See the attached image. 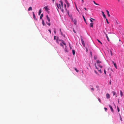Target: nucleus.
<instances>
[{
    "label": "nucleus",
    "instance_id": "obj_4",
    "mask_svg": "<svg viewBox=\"0 0 124 124\" xmlns=\"http://www.w3.org/2000/svg\"><path fill=\"white\" fill-rule=\"evenodd\" d=\"M44 8L45 9V10L47 12H48V10H49V9L48 8L47 6H45L44 7Z\"/></svg>",
    "mask_w": 124,
    "mask_h": 124
},
{
    "label": "nucleus",
    "instance_id": "obj_14",
    "mask_svg": "<svg viewBox=\"0 0 124 124\" xmlns=\"http://www.w3.org/2000/svg\"><path fill=\"white\" fill-rule=\"evenodd\" d=\"M41 12H42V9H41V8L39 10V15H40L41 13Z\"/></svg>",
    "mask_w": 124,
    "mask_h": 124
},
{
    "label": "nucleus",
    "instance_id": "obj_46",
    "mask_svg": "<svg viewBox=\"0 0 124 124\" xmlns=\"http://www.w3.org/2000/svg\"><path fill=\"white\" fill-rule=\"evenodd\" d=\"M95 67H96V69H98V68L96 66V65H95Z\"/></svg>",
    "mask_w": 124,
    "mask_h": 124
},
{
    "label": "nucleus",
    "instance_id": "obj_30",
    "mask_svg": "<svg viewBox=\"0 0 124 124\" xmlns=\"http://www.w3.org/2000/svg\"><path fill=\"white\" fill-rule=\"evenodd\" d=\"M46 23L49 26H50V25L51 24H50V23H47V22H46Z\"/></svg>",
    "mask_w": 124,
    "mask_h": 124
},
{
    "label": "nucleus",
    "instance_id": "obj_1",
    "mask_svg": "<svg viewBox=\"0 0 124 124\" xmlns=\"http://www.w3.org/2000/svg\"><path fill=\"white\" fill-rule=\"evenodd\" d=\"M60 3L58 4L56 3V5L57 7V8L59 9H60L62 10V11L63 12V3L62 1V0H60Z\"/></svg>",
    "mask_w": 124,
    "mask_h": 124
},
{
    "label": "nucleus",
    "instance_id": "obj_59",
    "mask_svg": "<svg viewBox=\"0 0 124 124\" xmlns=\"http://www.w3.org/2000/svg\"><path fill=\"white\" fill-rule=\"evenodd\" d=\"M73 31L74 32L76 33V32L74 30H73Z\"/></svg>",
    "mask_w": 124,
    "mask_h": 124
},
{
    "label": "nucleus",
    "instance_id": "obj_29",
    "mask_svg": "<svg viewBox=\"0 0 124 124\" xmlns=\"http://www.w3.org/2000/svg\"><path fill=\"white\" fill-rule=\"evenodd\" d=\"M98 99L99 101L100 102V103H101V100L99 98H98Z\"/></svg>",
    "mask_w": 124,
    "mask_h": 124
},
{
    "label": "nucleus",
    "instance_id": "obj_62",
    "mask_svg": "<svg viewBox=\"0 0 124 124\" xmlns=\"http://www.w3.org/2000/svg\"><path fill=\"white\" fill-rule=\"evenodd\" d=\"M119 1V0H118Z\"/></svg>",
    "mask_w": 124,
    "mask_h": 124
},
{
    "label": "nucleus",
    "instance_id": "obj_27",
    "mask_svg": "<svg viewBox=\"0 0 124 124\" xmlns=\"http://www.w3.org/2000/svg\"><path fill=\"white\" fill-rule=\"evenodd\" d=\"M112 93H113V95H115L116 94V93L114 91H113L112 92Z\"/></svg>",
    "mask_w": 124,
    "mask_h": 124
},
{
    "label": "nucleus",
    "instance_id": "obj_37",
    "mask_svg": "<svg viewBox=\"0 0 124 124\" xmlns=\"http://www.w3.org/2000/svg\"><path fill=\"white\" fill-rule=\"evenodd\" d=\"M65 1L66 4L67 3H68L67 0H65Z\"/></svg>",
    "mask_w": 124,
    "mask_h": 124
},
{
    "label": "nucleus",
    "instance_id": "obj_31",
    "mask_svg": "<svg viewBox=\"0 0 124 124\" xmlns=\"http://www.w3.org/2000/svg\"><path fill=\"white\" fill-rule=\"evenodd\" d=\"M97 40L99 42V43H100L101 44H102V43L100 41V40H99V39H97Z\"/></svg>",
    "mask_w": 124,
    "mask_h": 124
},
{
    "label": "nucleus",
    "instance_id": "obj_16",
    "mask_svg": "<svg viewBox=\"0 0 124 124\" xmlns=\"http://www.w3.org/2000/svg\"><path fill=\"white\" fill-rule=\"evenodd\" d=\"M32 10V8L31 7H30L28 9V11H30V10Z\"/></svg>",
    "mask_w": 124,
    "mask_h": 124
},
{
    "label": "nucleus",
    "instance_id": "obj_50",
    "mask_svg": "<svg viewBox=\"0 0 124 124\" xmlns=\"http://www.w3.org/2000/svg\"><path fill=\"white\" fill-rule=\"evenodd\" d=\"M91 18V19L92 20H95V19H93V18Z\"/></svg>",
    "mask_w": 124,
    "mask_h": 124
},
{
    "label": "nucleus",
    "instance_id": "obj_32",
    "mask_svg": "<svg viewBox=\"0 0 124 124\" xmlns=\"http://www.w3.org/2000/svg\"><path fill=\"white\" fill-rule=\"evenodd\" d=\"M98 66H99L100 68H101L102 67V66L100 65L99 64L98 65Z\"/></svg>",
    "mask_w": 124,
    "mask_h": 124
},
{
    "label": "nucleus",
    "instance_id": "obj_47",
    "mask_svg": "<svg viewBox=\"0 0 124 124\" xmlns=\"http://www.w3.org/2000/svg\"><path fill=\"white\" fill-rule=\"evenodd\" d=\"M110 53H111V55L112 56V52L111 51H110Z\"/></svg>",
    "mask_w": 124,
    "mask_h": 124
},
{
    "label": "nucleus",
    "instance_id": "obj_15",
    "mask_svg": "<svg viewBox=\"0 0 124 124\" xmlns=\"http://www.w3.org/2000/svg\"><path fill=\"white\" fill-rule=\"evenodd\" d=\"M120 96H121V97H122L123 95V93H122V91L121 90H120Z\"/></svg>",
    "mask_w": 124,
    "mask_h": 124
},
{
    "label": "nucleus",
    "instance_id": "obj_34",
    "mask_svg": "<svg viewBox=\"0 0 124 124\" xmlns=\"http://www.w3.org/2000/svg\"><path fill=\"white\" fill-rule=\"evenodd\" d=\"M94 59L96 60L97 58V57L96 56H94Z\"/></svg>",
    "mask_w": 124,
    "mask_h": 124
},
{
    "label": "nucleus",
    "instance_id": "obj_25",
    "mask_svg": "<svg viewBox=\"0 0 124 124\" xmlns=\"http://www.w3.org/2000/svg\"><path fill=\"white\" fill-rule=\"evenodd\" d=\"M83 19H84V21H85V22L86 23H86V21L85 19V18L84 17V16H83Z\"/></svg>",
    "mask_w": 124,
    "mask_h": 124
},
{
    "label": "nucleus",
    "instance_id": "obj_45",
    "mask_svg": "<svg viewBox=\"0 0 124 124\" xmlns=\"http://www.w3.org/2000/svg\"><path fill=\"white\" fill-rule=\"evenodd\" d=\"M54 33L55 34L56 33V31L55 30H54Z\"/></svg>",
    "mask_w": 124,
    "mask_h": 124
},
{
    "label": "nucleus",
    "instance_id": "obj_39",
    "mask_svg": "<svg viewBox=\"0 0 124 124\" xmlns=\"http://www.w3.org/2000/svg\"><path fill=\"white\" fill-rule=\"evenodd\" d=\"M106 21L107 23L108 24H109V23L108 22V19H106Z\"/></svg>",
    "mask_w": 124,
    "mask_h": 124
},
{
    "label": "nucleus",
    "instance_id": "obj_19",
    "mask_svg": "<svg viewBox=\"0 0 124 124\" xmlns=\"http://www.w3.org/2000/svg\"><path fill=\"white\" fill-rule=\"evenodd\" d=\"M72 53L73 55H74L75 53V51L74 50H72Z\"/></svg>",
    "mask_w": 124,
    "mask_h": 124
},
{
    "label": "nucleus",
    "instance_id": "obj_57",
    "mask_svg": "<svg viewBox=\"0 0 124 124\" xmlns=\"http://www.w3.org/2000/svg\"><path fill=\"white\" fill-rule=\"evenodd\" d=\"M52 0L53 1V2H54V0Z\"/></svg>",
    "mask_w": 124,
    "mask_h": 124
},
{
    "label": "nucleus",
    "instance_id": "obj_9",
    "mask_svg": "<svg viewBox=\"0 0 124 124\" xmlns=\"http://www.w3.org/2000/svg\"><path fill=\"white\" fill-rule=\"evenodd\" d=\"M93 23H91L90 24V27H93Z\"/></svg>",
    "mask_w": 124,
    "mask_h": 124
},
{
    "label": "nucleus",
    "instance_id": "obj_49",
    "mask_svg": "<svg viewBox=\"0 0 124 124\" xmlns=\"http://www.w3.org/2000/svg\"><path fill=\"white\" fill-rule=\"evenodd\" d=\"M90 22H93V21L91 19H90Z\"/></svg>",
    "mask_w": 124,
    "mask_h": 124
},
{
    "label": "nucleus",
    "instance_id": "obj_63",
    "mask_svg": "<svg viewBox=\"0 0 124 124\" xmlns=\"http://www.w3.org/2000/svg\"><path fill=\"white\" fill-rule=\"evenodd\" d=\"M117 95H116V97H117Z\"/></svg>",
    "mask_w": 124,
    "mask_h": 124
},
{
    "label": "nucleus",
    "instance_id": "obj_33",
    "mask_svg": "<svg viewBox=\"0 0 124 124\" xmlns=\"http://www.w3.org/2000/svg\"><path fill=\"white\" fill-rule=\"evenodd\" d=\"M74 23L75 24V25L76 24V23H77V21L76 20H74Z\"/></svg>",
    "mask_w": 124,
    "mask_h": 124
},
{
    "label": "nucleus",
    "instance_id": "obj_51",
    "mask_svg": "<svg viewBox=\"0 0 124 124\" xmlns=\"http://www.w3.org/2000/svg\"><path fill=\"white\" fill-rule=\"evenodd\" d=\"M117 109H118V112H119V108H117Z\"/></svg>",
    "mask_w": 124,
    "mask_h": 124
},
{
    "label": "nucleus",
    "instance_id": "obj_22",
    "mask_svg": "<svg viewBox=\"0 0 124 124\" xmlns=\"http://www.w3.org/2000/svg\"><path fill=\"white\" fill-rule=\"evenodd\" d=\"M43 16V14H41L40 16V19L41 20L42 19V18Z\"/></svg>",
    "mask_w": 124,
    "mask_h": 124
},
{
    "label": "nucleus",
    "instance_id": "obj_3",
    "mask_svg": "<svg viewBox=\"0 0 124 124\" xmlns=\"http://www.w3.org/2000/svg\"><path fill=\"white\" fill-rule=\"evenodd\" d=\"M56 37L55 36H54V40H56V42L58 43V44H59V41H60L61 42V43H62V41H60L59 40H60L59 39V38L58 37H57V38H56Z\"/></svg>",
    "mask_w": 124,
    "mask_h": 124
},
{
    "label": "nucleus",
    "instance_id": "obj_52",
    "mask_svg": "<svg viewBox=\"0 0 124 124\" xmlns=\"http://www.w3.org/2000/svg\"><path fill=\"white\" fill-rule=\"evenodd\" d=\"M119 99H118V103H119Z\"/></svg>",
    "mask_w": 124,
    "mask_h": 124
},
{
    "label": "nucleus",
    "instance_id": "obj_48",
    "mask_svg": "<svg viewBox=\"0 0 124 124\" xmlns=\"http://www.w3.org/2000/svg\"><path fill=\"white\" fill-rule=\"evenodd\" d=\"M109 84H110V85H111V81H110L109 82Z\"/></svg>",
    "mask_w": 124,
    "mask_h": 124
},
{
    "label": "nucleus",
    "instance_id": "obj_55",
    "mask_svg": "<svg viewBox=\"0 0 124 124\" xmlns=\"http://www.w3.org/2000/svg\"><path fill=\"white\" fill-rule=\"evenodd\" d=\"M112 62L113 64H114V63H114V61H112Z\"/></svg>",
    "mask_w": 124,
    "mask_h": 124
},
{
    "label": "nucleus",
    "instance_id": "obj_41",
    "mask_svg": "<svg viewBox=\"0 0 124 124\" xmlns=\"http://www.w3.org/2000/svg\"><path fill=\"white\" fill-rule=\"evenodd\" d=\"M85 48L86 49V51L87 52L88 51V49H87V47H85Z\"/></svg>",
    "mask_w": 124,
    "mask_h": 124
},
{
    "label": "nucleus",
    "instance_id": "obj_18",
    "mask_svg": "<svg viewBox=\"0 0 124 124\" xmlns=\"http://www.w3.org/2000/svg\"><path fill=\"white\" fill-rule=\"evenodd\" d=\"M66 5L65 4H64V8H65V9L66 10H67V9L66 8Z\"/></svg>",
    "mask_w": 124,
    "mask_h": 124
},
{
    "label": "nucleus",
    "instance_id": "obj_20",
    "mask_svg": "<svg viewBox=\"0 0 124 124\" xmlns=\"http://www.w3.org/2000/svg\"><path fill=\"white\" fill-rule=\"evenodd\" d=\"M106 38L107 39V40L108 41H109V39L108 38V36H107V34H106Z\"/></svg>",
    "mask_w": 124,
    "mask_h": 124
},
{
    "label": "nucleus",
    "instance_id": "obj_43",
    "mask_svg": "<svg viewBox=\"0 0 124 124\" xmlns=\"http://www.w3.org/2000/svg\"><path fill=\"white\" fill-rule=\"evenodd\" d=\"M104 109H105V110L106 111L107 110V108H104Z\"/></svg>",
    "mask_w": 124,
    "mask_h": 124
},
{
    "label": "nucleus",
    "instance_id": "obj_17",
    "mask_svg": "<svg viewBox=\"0 0 124 124\" xmlns=\"http://www.w3.org/2000/svg\"><path fill=\"white\" fill-rule=\"evenodd\" d=\"M42 23L43 26L45 25V23L43 19L42 20Z\"/></svg>",
    "mask_w": 124,
    "mask_h": 124
},
{
    "label": "nucleus",
    "instance_id": "obj_44",
    "mask_svg": "<svg viewBox=\"0 0 124 124\" xmlns=\"http://www.w3.org/2000/svg\"><path fill=\"white\" fill-rule=\"evenodd\" d=\"M120 120L121 121H122V119L121 118V116H120Z\"/></svg>",
    "mask_w": 124,
    "mask_h": 124
},
{
    "label": "nucleus",
    "instance_id": "obj_28",
    "mask_svg": "<svg viewBox=\"0 0 124 124\" xmlns=\"http://www.w3.org/2000/svg\"><path fill=\"white\" fill-rule=\"evenodd\" d=\"M98 71H99L100 73H102V71H101V69H100V70H98Z\"/></svg>",
    "mask_w": 124,
    "mask_h": 124
},
{
    "label": "nucleus",
    "instance_id": "obj_2",
    "mask_svg": "<svg viewBox=\"0 0 124 124\" xmlns=\"http://www.w3.org/2000/svg\"><path fill=\"white\" fill-rule=\"evenodd\" d=\"M60 41V40H59ZM62 41V43H60V45L61 46H62L63 48L64 47L63 45H64L65 46V47L64 49V51L66 52H68V50L66 48V45L65 43L64 42L63 40H61Z\"/></svg>",
    "mask_w": 124,
    "mask_h": 124
},
{
    "label": "nucleus",
    "instance_id": "obj_61",
    "mask_svg": "<svg viewBox=\"0 0 124 124\" xmlns=\"http://www.w3.org/2000/svg\"><path fill=\"white\" fill-rule=\"evenodd\" d=\"M70 49H71V47H70Z\"/></svg>",
    "mask_w": 124,
    "mask_h": 124
},
{
    "label": "nucleus",
    "instance_id": "obj_12",
    "mask_svg": "<svg viewBox=\"0 0 124 124\" xmlns=\"http://www.w3.org/2000/svg\"><path fill=\"white\" fill-rule=\"evenodd\" d=\"M106 11L107 12V14L108 16V17H110V15L109 11L107 10H106Z\"/></svg>",
    "mask_w": 124,
    "mask_h": 124
},
{
    "label": "nucleus",
    "instance_id": "obj_21",
    "mask_svg": "<svg viewBox=\"0 0 124 124\" xmlns=\"http://www.w3.org/2000/svg\"><path fill=\"white\" fill-rule=\"evenodd\" d=\"M74 69L77 72H79V70H78L76 68H74Z\"/></svg>",
    "mask_w": 124,
    "mask_h": 124
},
{
    "label": "nucleus",
    "instance_id": "obj_53",
    "mask_svg": "<svg viewBox=\"0 0 124 124\" xmlns=\"http://www.w3.org/2000/svg\"><path fill=\"white\" fill-rule=\"evenodd\" d=\"M84 9L85 10H87V9H86V8H84Z\"/></svg>",
    "mask_w": 124,
    "mask_h": 124
},
{
    "label": "nucleus",
    "instance_id": "obj_24",
    "mask_svg": "<svg viewBox=\"0 0 124 124\" xmlns=\"http://www.w3.org/2000/svg\"><path fill=\"white\" fill-rule=\"evenodd\" d=\"M93 2L96 5H99V4L96 3L94 1H93Z\"/></svg>",
    "mask_w": 124,
    "mask_h": 124
},
{
    "label": "nucleus",
    "instance_id": "obj_54",
    "mask_svg": "<svg viewBox=\"0 0 124 124\" xmlns=\"http://www.w3.org/2000/svg\"><path fill=\"white\" fill-rule=\"evenodd\" d=\"M111 70L112 71H113V69H111Z\"/></svg>",
    "mask_w": 124,
    "mask_h": 124
},
{
    "label": "nucleus",
    "instance_id": "obj_42",
    "mask_svg": "<svg viewBox=\"0 0 124 124\" xmlns=\"http://www.w3.org/2000/svg\"><path fill=\"white\" fill-rule=\"evenodd\" d=\"M48 31L51 34V31L50 30V29H49Z\"/></svg>",
    "mask_w": 124,
    "mask_h": 124
},
{
    "label": "nucleus",
    "instance_id": "obj_23",
    "mask_svg": "<svg viewBox=\"0 0 124 124\" xmlns=\"http://www.w3.org/2000/svg\"><path fill=\"white\" fill-rule=\"evenodd\" d=\"M114 65L116 69H117L116 65V63H114Z\"/></svg>",
    "mask_w": 124,
    "mask_h": 124
},
{
    "label": "nucleus",
    "instance_id": "obj_13",
    "mask_svg": "<svg viewBox=\"0 0 124 124\" xmlns=\"http://www.w3.org/2000/svg\"><path fill=\"white\" fill-rule=\"evenodd\" d=\"M101 13L102 14V15L103 16V17L104 18H106V17L105 15L104 14V12H103L102 11H101Z\"/></svg>",
    "mask_w": 124,
    "mask_h": 124
},
{
    "label": "nucleus",
    "instance_id": "obj_40",
    "mask_svg": "<svg viewBox=\"0 0 124 124\" xmlns=\"http://www.w3.org/2000/svg\"><path fill=\"white\" fill-rule=\"evenodd\" d=\"M104 73L105 74H106V70H105V69L104 70Z\"/></svg>",
    "mask_w": 124,
    "mask_h": 124
},
{
    "label": "nucleus",
    "instance_id": "obj_36",
    "mask_svg": "<svg viewBox=\"0 0 124 124\" xmlns=\"http://www.w3.org/2000/svg\"><path fill=\"white\" fill-rule=\"evenodd\" d=\"M94 72H95V73L97 74V75H99V74H98V73L97 72H96L95 70L94 71Z\"/></svg>",
    "mask_w": 124,
    "mask_h": 124
},
{
    "label": "nucleus",
    "instance_id": "obj_10",
    "mask_svg": "<svg viewBox=\"0 0 124 124\" xmlns=\"http://www.w3.org/2000/svg\"><path fill=\"white\" fill-rule=\"evenodd\" d=\"M96 62L97 64L100 63L101 62V61L99 60H97Z\"/></svg>",
    "mask_w": 124,
    "mask_h": 124
},
{
    "label": "nucleus",
    "instance_id": "obj_56",
    "mask_svg": "<svg viewBox=\"0 0 124 124\" xmlns=\"http://www.w3.org/2000/svg\"><path fill=\"white\" fill-rule=\"evenodd\" d=\"M99 86H98V85H97L96 86V87L97 88H98L99 87Z\"/></svg>",
    "mask_w": 124,
    "mask_h": 124
},
{
    "label": "nucleus",
    "instance_id": "obj_35",
    "mask_svg": "<svg viewBox=\"0 0 124 124\" xmlns=\"http://www.w3.org/2000/svg\"><path fill=\"white\" fill-rule=\"evenodd\" d=\"M60 31H61V35L62 36H63V35L61 31V29H60Z\"/></svg>",
    "mask_w": 124,
    "mask_h": 124
},
{
    "label": "nucleus",
    "instance_id": "obj_7",
    "mask_svg": "<svg viewBox=\"0 0 124 124\" xmlns=\"http://www.w3.org/2000/svg\"><path fill=\"white\" fill-rule=\"evenodd\" d=\"M106 96L107 99H109L110 97V95L108 93H107L106 94Z\"/></svg>",
    "mask_w": 124,
    "mask_h": 124
},
{
    "label": "nucleus",
    "instance_id": "obj_38",
    "mask_svg": "<svg viewBox=\"0 0 124 124\" xmlns=\"http://www.w3.org/2000/svg\"><path fill=\"white\" fill-rule=\"evenodd\" d=\"M91 89L93 91H94V89L93 88H91Z\"/></svg>",
    "mask_w": 124,
    "mask_h": 124
},
{
    "label": "nucleus",
    "instance_id": "obj_11",
    "mask_svg": "<svg viewBox=\"0 0 124 124\" xmlns=\"http://www.w3.org/2000/svg\"><path fill=\"white\" fill-rule=\"evenodd\" d=\"M46 17L47 18V19L49 22H50V19L49 18L48 16L47 15L46 16Z\"/></svg>",
    "mask_w": 124,
    "mask_h": 124
},
{
    "label": "nucleus",
    "instance_id": "obj_6",
    "mask_svg": "<svg viewBox=\"0 0 124 124\" xmlns=\"http://www.w3.org/2000/svg\"><path fill=\"white\" fill-rule=\"evenodd\" d=\"M32 13L33 16V18L35 20H37V19H36V16L35 14H34V12H32Z\"/></svg>",
    "mask_w": 124,
    "mask_h": 124
},
{
    "label": "nucleus",
    "instance_id": "obj_8",
    "mask_svg": "<svg viewBox=\"0 0 124 124\" xmlns=\"http://www.w3.org/2000/svg\"><path fill=\"white\" fill-rule=\"evenodd\" d=\"M109 106L111 109V111L112 112H113L114 110L112 107L110 105H109Z\"/></svg>",
    "mask_w": 124,
    "mask_h": 124
},
{
    "label": "nucleus",
    "instance_id": "obj_58",
    "mask_svg": "<svg viewBox=\"0 0 124 124\" xmlns=\"http://www.w3.org/2000/svg\"><path fill=\"white\" fill-rule=\"evenodd\" d=\"M82 1L83 2V3L84 2V1L83 0H82Z\"/></svg>",
    "mask_w": 124,
    "mask_h": 124
},
{
    "label": "nucleus",
    "instance_id": "obj_60",
    "mask_svg": "<svg viewBox=\"0 0 124 124\" xmlns=\"http://www.w3.org/2000/svg\"><path fill=\"white\" fill-rule=\"evenodd\" d=\"M119 41H121V40L120 39H119Z\"/></svg>",
    "mask_w": 124,
    "mask_h": 124
},
{
    "label": "nucleus",
    "instance_id": "obj_5",
    "mask_svg": "<svg viewBox=\"0 0 124 124\" xmlns=\"http://www.w3.org/2000/svg\"><path fill=\"white\" fill-rule=\"evenodd\" d=\"M81 41L82 44L83 46L84 47H85V42L83 39H81Z\"/></svg>",
    "mask_w": 124,
    "mask_h": 124
},
{
    "label": "nucleus",
    "instance_id": "obj_26",
    "mask_svg": "<svg viewBox=\"0 0 124 124\" xmlns=\"http://www.w3.org/2000/svg\"><path fill=\"white\" fill-rule=\"evenodd\" d=\"M67 5V7L68 8L70 6V4L69 3H67L66 4Z\"/></svg>",
    "mask_w": 124,
    "mask_h": 124
}]
</instances>
